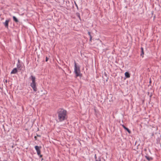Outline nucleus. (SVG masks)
I'll list each match as a JSON object with an SVG mask.
<instances>
[{"label": "nucleus", "mask_w": 161, "mask_h": 161, "mask_svg": "<svg viewBox=\"0 0 161 161\" xmlns=\"http://www.w3.org/2000/svg\"><path fill=\"white\" fill-rule=\"evenodd\" d=\"M41 147H39L37 146H35V149L36 151H38L41 148Z\"/></svg>", "instance_id": "11"}, {"label": "nucleus", "mask_w": 161, "mask_h": 161, "mask_svg": "<svg viewBox=\"0 0 161 161\" xmlns=\"http://www.w3.org/2000/svg\"><path fill=\"white\" fill-rule=\"evenodd\" d=\"M123 127V128L125 130H127L129 133H130V131L129 130V129L128 128H127L124 125H122Z\"/></svg>", "instance_id": "7"}, {"label": "nucleus", "mask_w": 161, "mask_h": 161, "mask_svg": "<svg viewBox=\"0 0 161 161\" xmlns=\"http://www.w3.org/2000/svg\"><path fill=\"white\" fill-rule=\"evenodd\" d=\"M74 73L75 74L76 77L78 76L81 77L82 74L80 73V67L77 66L76 62L74 63Z\"/></svg>", "instance_id": "3"}, {"label": "nucleus", "mask_w": 161, "mask_h": 161, "mask_svg": "<svg viewBox=\"0 0 161 161\" xmlns=\"http://www.w3.org/2000/svg\"><path fill=\"white\" fill-rule=\"evenodd\" d=\"M96 161H101L100 159H99V160H97L96 159Z\"/></svg>", "instance_id": "21"}, {"label": "nucleus", "mask_w": 161, "mask_h": 161, "mask_svg": "<svg viewBox=\"0 0 161 161\" xmlns=\"http://www.w3.org/2000/svg\"><path fill=\"white\" fill-rule=\"evenodd\" d=\"M36 152H37V155L38 156H39L40 154H41V151L40 150V149L38 151H36Z\"/></svg>", "instance_id": "13"}, {"label": "nucleus", "mask_w": 161, "mask_h": 161, "mask_svg": "<svg viewBox=\"0 0 161 161\" xmlns=\"http://www.w3.org/2000/svg\"><path fill=\"white\" fill-rule=\"evenodd\" d=\"M17 72V70L16 68H14L11 72V74H15Z\"/></svg>", "instance_id": "5"}, {"label": "nucleus", "mask_w": 161, "mask_h": 161, "mask_svg": "<svg viewBox=\"0 0 161 161\" xmlns=\"http://www.w3.org/2000/svg\"><path fill=\"white\" fill-rule=\"evenodd\" d=\"M95 158L96 159V158H97V157H96V154L95 155Z\"/></svg>", "instance_id": "22"}, {"label": "nucleus", "mask_w": 161, "mask_h": 161, "mask_svg": "<svg viewBox=\"0 0 161 161\" xmlns=\"http://www.w3.org/2000/svg\"><path fill=\"white\" fill-rule=\"evenodd\" d=\"M39 156L41 158V157H42V155H41V154H40V155H39Z\"/></svg>", "instance_id": "20"}, {"label": "nucleus", "mask_w": 161, "mask_h": 161, "mask_svg": "<svg viewBox=\"0 0 161 161\" xmlns=\"http://www.w3.org/2000/svg\"><path fill=\"white\" fill-rule=\"evenodd\" d=\"M141 56H142V57H143V54H144V52H143V47H141Z\"/></svg>", "instance_id": "8"}, {"label": "nucleus", "mask_w": 161, "mask_h": 161, "mask_svg": "<svg viewBox=\"0 0 161 161\" xmlns=\"http://www.w3.org/2000/svg\"><path fill=\"white\" fill-rule=\"evenodd\" d=\"M5 161H7L6 160Z\"/></svg>", "instance_id": "24"}, {"label": "nucleus", "mask_w": 161, "mask_h": 161, "mask_svg": "<svg viewBox=\"0 0 161 161\" xmlns=\"http://www.w3.org/2000/svg\"><path fill=\"white\" fill-rule=\"evenodd\" d=\"M58 119L59 122H62L67 119V111L63 109L58 110L57 112Z\"/></svg>", "instance_id": "1"}, {"label": "nucleus", "mask_w": 161, "mask_h": 161, "mask_svg": "<svg viewBox=\"0 0 161 161\" xmlns=\"http://www.w3.org/2000/svg\"><path fill=\"white\" fill-rule=\"evenodd\" d=\"M74 3H75V5L76 7H77V8H78V6H77V4H76V3H75V2Z\"/></svg>", "instance_id": "15"}, {"label": "nucleus", "mask_w": 161, "mask_h": 161, "mask_svg": "<svg viewBox=\"0 0 161 161\" xmlns=\"http://www.w3.org/2000/svg\"><path fill=\"white\" fill-rule=\"evenodd\" d=\"M90 41H91L92 40V36H90Z\"/></svg>", "instance_id": "18"}, {"label": "nucleus", "mask_w": 161, "mask_h": 161, "mask_svg": "<svg viewBox=\"0 0 161 161\" xmlns=\"http://www.w3.org/2000/svg\"><path fill=\"white\" fill-rule=\"evenodd\" d=\"M76 15H77V16L78 17L79 19H80V14L79 13H78L76 14Z\"/></svg>", "instance_id": "14"}, {"label": "nucleus", "mask_w": 161, "mask_h": 161, "mask_svg": "<svg viewBox=\"0 0 161 161\" xmlns=\"http://www.w3.org/2000/svg\"><path fill=\"white\" fill-rule=\"evenodd\" d=\"M88 35L90 37L92 36L91 35V33L90 32H88Z\"/></svg>", "instance_id": "16"}, {"label": "nucleus", "mask_w": 161, "mask_h": 161, "mask_svg": "<svg viewBox=\"0 0 161 161\" xmlns=\"http://www.w3.org/2000/svg\"><path fill=\"white\" fill-rule=\"evenodd\" d=\"M13 20L16 22H18V19L15 16H13Z\"/></svg>", "instance_id": "12"}, {"label": "nucleus", "mask_w": 161, "mask_h": 161, "mask_svg": "<svg viewBox=\"0 0 161 161\" xmlns=\"http://www.w3.org/2000/svg\"><path fill=\"white\" fill-rule=\"evenodd\" d=\"M145 157L149 161L152 160L153 159V158L152 157H149L147 155H146L145 156Z\"/></svg>", "instance_id": "9"}, {"label": "nucleus", "mask_w": 161, "mask_h": 161, "mask_svg": "<svg viewBox=\"0 0 161 161\" xmlns=\"http://www.w3.org/2000/svg\"><path fill=\"white\" fill-rule=\"evenodd\" d=\"M125 76L127 78H129L130 77V75L129 73L128 72H126L125 73Z\"/></svg>", "instance_id": "10"}, {"label": "nucleus", "mask_w": 161, "mask_h": 161, "mask_svg": "<svg viewBox=\"0 0 161 161\" xmlns=\"http://www.w3.org/2000/svg\"><path fill=\"white\" fill-rule=\"evenodd\" d=\"M29 78L31 81V83L30 84L34 92H36L37 91V88L36 87V83L35 81L36 77L35 76L31 75Z\"/></svg>", "instance_id": "2"}, {"label": "nucleus", "mask_w": 161, "mask_h": 161, "mask_svg": "<svg viewBox=\"0 0 161 161\" xmlns=\"http://www.w3.org/2000/svg\"><path fill=\"white\" fill-rule=\"evenodd\" d=\"M9 21V20L7 19L6 20L5 22L3 23V24L5 26L6 28H8V23Z\"/></svg>", "instance_id": "4"}, {"label": "nucleus", "mask_w": 161, "mask_h": 161, "mask_svg": "<svg viewBox=\"0 0 161 161\" xmlns=\"http://www.w3.org/2000/svg\"><path fill=\"white\" fill-rule=\"evenodd\" d=\"M37 136L40 137V135H37Z\"/></svg>", "instance_id": "23"}, {"label": "nucleus", "mask_w": 161, "mask_h": 161, "mask_svg": "<svg viewBox=\"0 0 161 161\" xmlns=\"http://www.w3.org/2000/svg\"><path fill=\"white\" fill-rule=\"evenodd\" d=\"M34 138L35 139V140H36V136H34Z\"/></svg>", "instance_id": "19"}, {"label": "nucleus", "mask_w": 161, "mask_h": 161, "mask_svg": "<svg viewBox=\"0 0 161 161\" xmlns=\"http://www.w3.org/2000/svg\"><path fill=\"white\" fill-rule=\"evenodd\" d=\"M18 62L17 63V67L18 69H19L21 67V64L20 63V62H19L20 60L19 59H18Z\"/></svg>", "instance_id": "6"}, {"label": "nucleus", "mask_w": 161, "mask_h": 161, "mask_svg": "<svg viewBox=\"0 0 161 161\" xmlns=\"http://www.w3.org/2000/svg\"><path fill=\"white\" fill-rule=\"evenodd\" d=\"M48 58L47 57L46 58V61L47 62L48 61Z\"/></svg>", "instance_id": "17"}]
</instances>
